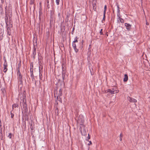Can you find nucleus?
Returning <instances> with one entry per match:
<instances>
[{
	"label": "nucleus",
	"mask_w": 150,
	"mask_h": 150,
	"mask_svg": "<svg viewBox=\"0 0 150 150\" xmlns=\"http://www.w3.org/2000/svg\"><path fill=\"white\" fill-rule=\"evenodd\" d=\"M20 105L22 108H23L25 112L28 111L27 105L26 104L25 97H23L22 99L21 100L20 102Z\"/></svg>",
	"instance_id": "obj_1"
},
{
	"label": "nucleus",
	"mask_w": 150,
	"mask_h": 150,
	"mask_svg": "<svg viewBox=\"0 0 150 150\" xmlns=\"http://www.w3.org/2000/svg\"><path fill=\"white\" fill-rule=\"evenodd\" d=\"M17 76L18 80V83L19 84H23V78L21 73L20 72V69L19 67L17 68Z\"/></svg>",
	"instance_id": "obj_2"
},
{
	"label": "nucleus",
	"mask_w": 150,
	"mask_h": 150,
	"mask_svg": "<svg viewBox=\"0 0 150 150\" xmlns=\"http://www.w3.org/2000/svg\"><path fill=\"white\" fill-rule=\"evenodd\" d=\"M84 121V120L83 116L82 115H80L77 121V122L80 125L83 126Z\"/></svg>",
	"instance_id": "obj_3"
},
{
	"label": "nucleus",
	"mask_w": 150,
	"mask_h": 150,
	"mask_svg": "<svg viewBox=\"0 0 150 150\" xmlns=\"http://www.w3.org/2000/svg\"><path fill=\"white\" fill-rule=\"evenodd\" d=\"M116 88L114 87L112 89H108L107 90V92H109L112 94L117 93L119 92V91L118 90H116Z\"/></svg>",
	"instance_id": "obj_4"
},
{
	"label": "nucleus",
	"mask_w": 150,
	"mask_h": 150,
	"mask_svg": "<svg viewBox=\"0 0 150 150\" xmlns=\"http://www.w3.org/2000/svg\"><path fill=\"white\" fill-rule=\"evenodd\" d=\"M62 93L59 92L57 91L56 94H54L55 97H57V99L59 101L61 100V96H62Z\"/></svg>",
	"instance_id": "obj_5"
},
{
	"label": "nucleus",
	"mask_w": 150,
	"mask_h": 150,
	"mask_svg": "<svg viewBox=\"0 0 150 150\" xmlns=\"http://www.w3.org/2000/svg\"><path fill=\"white\" fill-rule=\"evenodd\" d=\"M7 64L6 59H5V62L4 64V70L3 71L4 73L6 72L8 69L7 68Z\"/></svg>",
	"instance_id": "obj_6"
},
{
	"label": "nucleus",
	"mask_w": 150,
	"mask_h": 150,
	"mask_svg": "<svg viewBox=\"0 0 150 150\" xmlns=\"http://www.w3.org/2000/svg\"><path fill=\"white\" fill-rule=\"evenodd\" d=\"M127 98L131 102L136 103L137 102L136 100L132 98H131L130 97H128Z\"/></svg>",
	"instance_id": "obj_7"
},
{
	"label": "nucleus",
	"mask_w": 150,
	"mask_h": 150,
	"mask_svg": "<svg viewBox=\"0 0 150 150\" xmlns=\"http://www.w3.org/2000/svg\"><path fill=\"white\" fill-rule=\"evenodd\" d=\"M125 26L126 27V28L127 30H130L131 27V25L130 24L126 23L125 24Z\"/></svg>",
	"instance_id": "obj_8"
},
{
	"label": "nucleus",
	"mask_w": 150,
	"mask_h": 150,
	"mask_svg": "<svg viewBox=\"0 0 150 150\" xmlns=\"http://www.w3.org/2000/svg\"><path fill=\"white\" fill-rule=\"evenodd\" d=\"M72 46L73 48H74L75 52L77 53L78 52L79 50L76 48V45L75 43L72 42Z\"/></svg>",
	"instance_id": "obj_9"
},
{
	"label": "nucleus",
	"mask_w": 150,
	"mask_h": 150,
	"mask_svg": "<svg viewBox=\"0 0 150 150\" xmlns=\"http://www.w3.org/2000/svg\"><path fill=\"white\" fill-rule=\"evenodd\" d=\"M33 63L31 62L30 67V73H33Z\"/></svg>",
	"instance_id": "obj_10"
},
{
	"label": "nucleus",
	"mask_w": 150,
	"mask_h": 150,
	"mask_svg": "<svg viewBox=\"0 0 150 150\" xmlns=\"http://www.w3.org/2000/svg\"><path fill=\"white\" fill-rule=\"evenodd\" d=\"M6 31L7 32V34L9 35H11V30L10 28L9 27H7Z\"/></svg>",
	"instance_id": "obj_11"
},
{
	"label": "nucleus",
	"mask_w": 150,
	"mask_h": 150,
	"mask_svg": "<svg viewBox=\"0 0 150 150\" xmlns=\"http://www.w3.org/2000/svg\"><path fill=\"white\" fill-rule=\"evenodd\" d=\"M36 48H35L34 47V49L33 52V58L34 59L35 58V56L36 54Z\"/></svg>",
	"instance_id": "obj_12"
},
{
	"label": "nucleus",
	"mask_w": 150,
	"mask_h": 150,
	"mask_svg": "<svg viewBox=\"0 0 150 150\" xmlns=\"http://www.w3.org/2000/svg\"><path fill=\"white\" fill-rule=\"evenodd\" d=\"M128 80V76L127 74H125L124 75V78L123 81L124 82H126Z\"/></svg>",
	"instance_id": "obj_13"
},
{
	"label": "nucleus",
	"mask_w": 150,
	"mask_h": 150,
	"mask_svg": "<svg viewBox=\"0 0 150 150\" xmlns=\"http://www.w3.org/2000/svg\"><path fill=\"white\" fill-rule=\"evenodd\" d=\"M62 68L63 71H62V79L63 81H64V77H65V75L64 74V73L65 72H64V70H63L64 67L63 66L62 67Z\"/></svg>",
	"instance_id": "obj_14"
},
{
	"label": "nucleus",
	"mask_w": 150,
	"mask_h": 150,
	"mask_svg": "<svg viewBox=\"0 0 150 150\" xmlns=\"http://www.w3.org/2000/svg\"><path fill=\"white\" fill-rule=\"evenodd\" d=\"M4 34V30L1 31V33H0V40H1L2 39L3 37V35Z\"/></svg>",
	"instance_id": "obj_15"
},
{
	"label": "nucleus",
	"mask_w": 150,
	"mask_h": 150,
	"mask_svg": "<svg viewBox=\"0 0 150 150\" xmlns=\"http://www.w3.org/2000/svg\"><path fill=\"white\" fill-rule=\"evenodd\" d=\"M0 12L1 14H2L3 13L2 5L1 4H0Z\"/></svg>",
	"instance_id": "obj_16"
},
{
	"label": "nucleus",
	"mask_w": 150,
	"mask_h": 150,
	"mask_svg": "<svg viewBox=\"0 0 150 150\" xmlns=\"http://www.w3.org/2000/svg\"><path fill=\"white\" fill-rule=\"evenodd\" d=\"M118 19H119V21H120V22L121 23H124V20L121 18L119 16H118Z\"/></svg>",
	"instance_id": "obj_17"
},
{
	"label": "nucleus",
	"mask_w": 150,
	"mask_h": 150,
	"mask_svg": "<svg viewBox=\"0 0 150 150\" xmlns=\"http://www.w3.org/2000/svg\"><path fill=\"white\" fill-rule=\"evenodd\" d=\"M35 2V0H30V4L31 6L30 8L32 7V6L33 5Z\"/></svg>",
	"instance_id": "obj_18"
},
{
	"label": "nucleus",
	"mask_w": 150,
	"mask_h": 150,
	"mask_svg": "<svg viewBox=\"0 0 150 150\" xmlns=\"http://www.w3.org/2000/svg\"><path fill=\"white\" fill-rule=\"evenodd\" d=\"M8 13L9 14L10 13H11V14L12 13V8H11V6H8Z\"/></svg>",
	"instance_id": "obj_19"
},
{
	"label": "nucleus",
	"mask_w": 150,
	"mask_h": 150,
	"mask_svg": "<svg viewBox=\"0 0 150 150\" xmlns=\"http://www.w3.org/2000/svg\"><path fill=\"white\" fill-rule=\"evenodd\" d=\"M31 79H32L33 82H35V85H36V81L34 77H31Z\"/></svg>",
	"instance_id": "obj_20"
},
{
	"label": "nucleus",
	"mask_w": 150,
	"mask_h": 150,
	"mask_svg": "<svg viewBox=\"0 0 150 150\" xmlns=\"http://www.w3.org/2000/svg\"><path fill=\"white\" fill-rule=\"evenodd\" d=\"M40 70L39 69V78L40 80H42V74L40 73Z\"/></svg>",
	"instance_id": "obj_21"
},
{
	"label": "nucleus",
	"mask_w": 150,
	"mask_h": 150,
	"mask_svg": "<svg viewBox=\"0 0 150 150\" xmlns=\"http://www.w3.org/2000/svg\"><path fill=\"white\" fill-rule=\"evenodd\" d=\"M78 38L77 37H76V38L74 39V41L73 42H72L75 43V42H78Z\"/></svg>",
	"instance_id": "obj_22"
},
{
	"label": "nucleus",
	"mask_w": 150,
	"mask_h": 150,
	"mask_svg": "<svg viewBox=\"0 0 150 150\" xmlns=\"http://www.w3.org/2000/svg\"><path fill=\"white\" fill-rule=\"evenodd\" d=\"M107 9V6L105 5L104 7V11L103 12V13H106V11Z\"/></svg>",
	"instance_id": "obj_23"
},
{
	"label": "nucleus",
	"mask_w": 150,
	"mask_h": 150,
	"mask_svg": "<svg viewBox=\"0 0 150 150\" xmlns=\"http://www.w3.org/2000/svg\"><path fill=\"white\" fill-rule=\"evenodd\" d=\"M47 2V5L48 8H50V5L49 4V0H46Z\"/></svg>",
	"instance_id": "obj_24"
},
{
	"label": "nucleus",
	"mask_w": 150,
	"mask_h": 150,
	"mask_svg": "<svg viewBox=\"0 0 150 150\" xmlns=\"http://www.w3.org/2000/svg\"><path fill=\"white\" fill-rule=\"evenodd\" d=\"M105 13H103V20L102 21L103 23V21H105Z\"/></svg>",
	"instance_id": "obj_25"
},
{
	"label": "nucleus",
	"mask_w": 150,
	"mask_h": 150,
	"mask_svg": "<svg viewBox=\"0 0 150 150\" xmlns=\"http://www.w3.org/2000/svg\"><path fill=\"white\" fill-rule=\"evenodd\" d=\"M79 130H80V132H81V133L82 135H85V133L86 132L85 131H83L84 132V134H83V133H82V131L81 127H80V128H79Z\"/></svg>",
	"instance_id": "obj_26"
},
{
	"label": "nucleus",
	"mask_w": 150,
	"mask_h": 150,
	"mask_svg": "<svg viewBox=\"0 0 150 150\" xmlns=\"http://www.w3.org/2000/svg\"><path fill=\"white\" fill-rule=\"evenodd\" d=\"M122 136H123V135L122 134V133H121L120 134V141H122Z\"/></svg>",
	"instance_id": "obj_27"
},
{
	"label": "nucleus",
	"mask_w": 150,
	"mask_h": 150,
	"mask_svg": "<svg viewBox=\"0 0 150 150\" xmlns=\"http://www.w3.org/2000/svg\"><path fill=\"white\" fill-rule=\"evenodd\" d=\"M117 16H119L120 15V9L119 8H118L117 9Z\"/></svg>",
	"instance_id": "obj_28"
},
{
	"label": "nucleus",
	"mask_w": 150,
	"mask_h": 150,
	"mask_svg": "<svg viewBox=\"0 0 150 150\" xmlns=\"http://www.w3.org/2000/svg\"><path fill=\"white\" fill-rule=\"evenodd\" d=\"M8 137L10 139H11L12 137V134L11 133H10L9 134V135L8 136Z\"/></svg>",
	"instance_id": "obj_29"
},
{
	"label": "nucleus",
	"mask_w": 150,
	"mask_h": 150,
	"mask_svg": "<svg viewBox=\"0 0 150 150\" xmlns=\"http://www.w3.org/2000/svg\"><path fill=\"white\" fill-rule=\"evenodd\" d=\"M18 105L17 104H15L13 105V107H14L15 108L18 107Z\"/></svg>",
	"instance_id": "obj_30"
},
{
	"label": "nucleus",
	"mask_w": 150,
	"mask_h": 150,
	"mask_svg": "<svg viewBox=\"0 0 150 150\" xmlns=\"http://www.w3.org/2000/svg\"><path fill=\"white\" fill-rule=\"evenodd\" d=\"M59 0H56V2L57 4L58 5L59 4Z\"/></svg>",
	"instance_id": "obj_31"
},
{
	"label": "nucleus",
	"mask_w": 150,
	"mask_h": 150,
	"mask_svg": "<svg viewBox=\"0 0 150 150\" xmlns=\"http://www.w3.org/2000/svg\"><path fill=\"white\" fill-rule=\"evenodd\" d=\"M102 31H103V29H101V30H100V35H102L103 34Z\"/></svg>",
	"instance_id": "obj_32"
},
{
	"label": "nucleus",
	"mask_w": 150,
	"mask_h": 150,
	"mask_svg": "<svg viewBox=\"0 0 150 150\" xmlns=\"http://www.w3.org/2000/svg\"><path fill=\"white\" fill-rule=\"evenodd\" d=\"M11 117L12 118H13L14 116V115L13 113L11 112Z\"/></svg>",
	"instance_id": "obj_33"
},
{
	"label": "nucleus",
	"mask_w": 150,
	"mask_h": 150,
	"mask_svg": "<svg viewBox=\"0 0 150 150\" xmlns=\"http://www.w3.org/2000/svg\"><path fill=\"white\" fill-rule=\"evenodd\" d=\"M30 76L31 77H34L33 73H30Z\"/></svg>",
	"instance_id": "obj_34"
},
{
	"label": "nucleus",
	"mask_w": 150,
	"mask_h": 150,
	"mask_svg": "<svg viewBox=\"0 0 150 150\" xmlns=\"http://www.w3.org/2000/svg\"><path fill=\"white\" fill-rule=\"evenodd\" d=\"M5 20H8V17L7 16H5Z\"/></svg>",
	"instance_id": "obj_35"
},
{
	"label": "nucleus",
	"mask_w": 150,
	"mask_h": 150,
	"mask_svg": "<svg viewBox=\"0 0 150 150\" xmlns=\"http://www.w3.org/2000/svg\"><path fill=\"white\" fill-rule=\"evenodd\" d=\"M88 139L86 140L87 141H88V140L90 139V137L89 136V134H88Z\"/></svg>",
	"instance_id": "obj_36"
},
{
	"label": "nucleus",
	"mask_w": 150,
	"mask_h": 150,
	"mask_svg": "<svg viewBox=\"0 0 150 150\" xmlns=\"http://www.w3.org/2000/svg\"><path fill=\"white\" fill-rule=\"evenodd\" d=\"M58 92L62 93V89H60Z\"/></svg>",
	"instance_id": "obj_37"
},
{
	"label": "nucleus",
	"mask_w": 150,
	"mask_h": 150,
	"mask_svg": "<svg viewBox=\"0 0 150 150\" xmlns=\"http://www.w3.org/2000/svg\"><path fill=\"white\" fill-rule=\"evenodd\" d=\"M89 143L88 144V145H90L91 144H92V142L91 141H89Z\"/></svg>",
	"instance_id": "obj_38"
},
{
	"label": "nucleus",
	"mask_w": 150,
	"mask_h": 150,
	"mask_svg": "<svg viewBox=\"0 0 150 150\" xmlns=\"http://www.w3.org/2000/svg\"><path fill=\"white\" fill-rule=\"evenodd\" d=\"M7 6H6L5 7V10H7Z\"/></svg>",
	"instance_id": "obj_39"
},
{
	"label": "nucleus",
	"mask_w": 150,
	"mask_h": 150,
	"mask_svg": "<svg viewBox=\"0 0 150 150\" xmlns=\"http://www.w3.org/2000/svg\"><path fill=\"white\" fill-rule=\"evenodd\" d=\"M146 25H149V23L146 21Z\"/></svg>",
	"instance_id": "obj_40"
},
{
	"label": "nucleus",
	"mask_w": 150,
	"mask_h": 150,
	"mask_svg": "<svg viewBox=\"0 0 150 150\" xmlns=\"http://www.w3.org/2000/svg\"><path fill=\"white\" fill-rule=\"evenodd\" d=\"M1 126V120L0 121V127Z\"/></svg>",
	"instance_id": "obj_41"
},
{
	"label": "nucleus",
	"mask_w": 150,
	"mask_h": 150,
	"mask_svg": "<svg viewBox=\"0 0 150 150\" xmlns=\"http://www.w3.org/2000/svg\"><path fill=\"white\" fill-rule=\"evenodd\" d=\"M5 21L6 23H7L8 22V20H5Z\"/></svg>",
	"instance_id": "obj_42"
},
{
	"label": "nucleus",
	"mask_w": 150,
	"mask_h": 150,
	"mask_svg": "<svg viewBox=\"0 0 150 150\" xmlns=\"http://www.w3.org/2000/svg\"><path fill=\"white\" fill-rule=\"evenodd\" d=\"M117 9L118 8L120 9V8L119 7V5H117Z\"/></svg>",
	"instance_id": "obj_43"
},
{
	"label": "nucleus",
	"mask_w": 150,
	"mask_h": 150,
	"mask_svg": "<svg viewBox=\"0 0 150 150\" xmlns=\"http://www.w3.org/2000/svg\"><path fill=\"white\" fill-rule=\"evenodd\" d=\"M7 13V10H5V13Z\"/></svg>",
	"instance_id": "obj_44"
},
{
	"label": "nucleus",
	"mask_w": 150,
	"mask_h": 150,
	"mask_svg": "<svg viewBox=\"0 0 150 150\" xmlns=\"http://www.w3.org/2000/svg\"><path fill=\"white\" fill-rule=\"evenodd\" d=\"M5 15H6V16H7L8 13H5Z\"/></svg>",
	"instance_id": "obj_45"
},
{
	"label": "nucleus",
	"mask_w": 150,
	"mask_h": 150,
	"mask_svg": "<svg viewBox=\"0 0 150 150\" xmlns=\"http://www.w3.org/2000/svg\"><path fill=\"white\" fill-rule=\"evenodd\" d=\"M6 26L7 27L8 26V25L7 23H6Z\"/></svg>",
	"instance_id": "obj_46"
},
{
	"label": "nucleus",
	"mask_w": 150,
	"mask_h": 150,
	"mask_svg": "<svg viewBox=\"0 0 150 150\" xmlns=\"http://www.w3.org/2000/svg\"><path fill=\"white\" fill-rule=\"evenodd\" d=\"M1 31H1V30H0V33H1Z\"/></svg>",
	"instance_id": "obj_47"
}]
</instances>
